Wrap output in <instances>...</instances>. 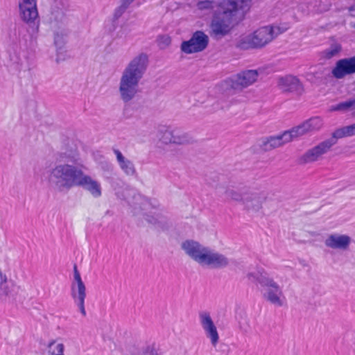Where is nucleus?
<instances>
[{"label":"nucleus","mask_w":355,"mask_h":355,"mask_svg":"<svg viewBox=\"0 0 355 355\" xmlns=\"http://www.w3.org/2000/svg\"><path fill=\"white\" fill-rule=\"evenodd\" d=\"M148 66L147 54L141 53L134 57L126 65L119 80V94L121 101L128 105L139 93V85Z\"/></svg>","instance_id":"nucleus-1"},{"label":"nucleus","mask_w":355,"mask_h":355,"mask_svg":"<svg viewBox=\"0 0 355 355\" xmlns=\"http://www.w3.org/2000/svg\"><path fill=\"white\" fill-rule=\"evenodd\" d=\"M252 0H222L219 4L220 11L215 12L209 24V35L216 40L230 35L233 29V17L239 11L246 12Z\"/></svg>","instance_id":"nucleus-2"},{"label":"nucleus","mask_w":355,"mask_h":355,"mask_svg":"<svg viewBox=\"0 0 355 355\" xmlns=\"http://www.w3.org/2000/svg\"><path fill=\"white\" fill-rule=\"evenodd\" d=\"M80 175L81 166L59 163L50 169L48 182L51 187L58 191H68L76 187Z\"/></svg>","instance_id":"nucleus-3"},{"label":"nucleus","mask_w":355,"mask_h":355,"mask_svg":"<svg viewBox=\"0 0 355 355\" xmlns=\"http://www.w3.org/2000/svg\"><path fill=\"white\" fill-rule=\"evenodd\" d=\"M279 33L278 27L263 26L251 33L241 35L236 41L235 46L243 51L261 49L270 43Z\"/></svg>","instance_id":"nucleus-4"},{"label":"nucleus","mask_w":355,"mask_h":355,"mask_svg":"<svg viewBox=\"0 0 355 355\" xmlns=\"http://www.w3.org/2000/svg\"><path fill=\"white\" fill-rule=\"evenodd\" d=\"M279 201L277 191L252 187H247L242 205L247 211L257 213L263 205H276Z\"/></svg>","instance_id":"nucleus-5"},{"label":"nucleus","mask_w":355,"mask_h":355,"mask_svg":"<svg viewBox=\"0 0 355 355\" xmlns=\"http://www.w3.org/2000/svg\"><path fill=\"white\" fill-rule=\"evenodd\" d=\"M258 282L263 288V298L275 306H282L285 302V296L281 286L271 277L261 275Z\"/></svg>","instance_id":"nucleus-6"},{"label":"nucleus","mask_w":355,"mask_h":355,"mask_svg":"<svg viewBox=\"0 0 355 355\" xmlns=\"http://www.w3.org/2000/svg\"><path fill=\"white\" fill-rule=\"evenodd\" d=\"M159 140L165 145H187L194 141L191 135L177 128H165L159 131Z\"/></svg>","instance_id":"nucleus-7"},{"label":"nucleus","mask_w":355,"mask_h":355,"mask_svg":"<svg viewBox=\"0 0 355 355\" xmlns=\"http://www.w3.org/2000/svg\"><path fill=\"white\" fill-rule=\"evenodd\" d=\"M209 41L207 35L202 31H196L189 40L182 42L180 49L186 54L202 52L208 46Z\"/></svg>","instance_id":"nucleus-8"},{"label":"nucleus","mask_w":355,"mask_h":355,"mask_svg":"<svg viewBox=\"0 0 355 355\" xmlns=\"http://www.w3.org/2000/svg\"><path fill=\"white\" fill-rule=\"evenodd\" d=\"M259 72L256 69L244 70L230 80V87L236 92H241L257 82Z\"/></svg>","instance_id":"nucleus-9"},{"label":"nucleus","mask_w":355,"mask_h":355,"mask_svg":"<svg viewBox=\"0 0 355 355\" xmlns=\"http://www.w3.org/2000/svg\"><path fill=\"white\" fill-rule=\"evenodd\" d=\"M198 316L200 326L206 338L209 340L211 345L216 347L219 343L220 336L210 313L207 311H201Z\"/></svg>","instance_id":"nucleus-10"},{"label":"nucleus","mask_w":355,"mask_h":355,"mask_svg":"<svg viewBox=\"0 0 355 355\" xmlns=\"http://www.w3.org/2000/svg\"><path fill=\"white\" fill-rule=\"evenodd\" d=\"M181 248L186 254L201 266L209 249L193 240L182 242Z\"/></svg>","instance_id":"nucleus-11"},{"label":"nucleus","mask_w":355,"mask_h":355,"mask_svg":"<svg viewBox=\"0 0 355 355\" xmlns=\"http://www.w3.org/2000/svg\"><path fill=\"white\" fill-rule=\"evenodd\" d=\"M335 145V139L329 138L308 150L301 157L303 163H311L322 158Z\"/></svg>","instance_id":"nucleus-12"},{"label":"nucleus","mask_w":355,"mask_h":355,"mask_svg":"<svg viewBox=\"0 0 355 355\" xmlns=\"http://www.w3.org/2000/svg\"><path fill=\"white\" fill-rule=\"evenodd\" d=\"M247 187H235L228 185H219L216 187V193L223 197L227 202H237L242 205Z\"/></svg>","instance_id":"nucleus-13"},{"label":"nucleus","mask_w":355,"mask_h":355,"mask_svg":"<svg viewBox=\"0 0 355 355\" xmlns=\"http://www.w3.org/2000/svg\"><path fill=\"white\" fill-rule=\"evenodd\" d=\"M68 0H54L51 8L50 24L51 29H56L58 24L64 25L66 22L65 11L68 9Z\"/></svg>","instance_id":"nucleus-14"},{"label":"nucleus","mask_w":355,"mask_h":355,"mask_svg":"<svg viewBox=\"0 0 355 355\" xmlns=\"http://www.w3.org/2000/svg\"><path fill=\"white\" fill-rule=\"evenodd\" d=\"M331 73L337 79H343L347 75L355 73V55L338 60Z\"/></svg>","instance_id":"nucleus-15"},{"label":"nucleus","mask_w":355,"mask_h":355,"mask_svg":"<svg viewBox=\"0 0 355 355\" xmlns=\"http://www.w3.org/2000/svg\"><path fill=\"white\" fill-rule=\"evenodd\" d=\"M351 242L352 239L349 236L334 233L327 235L324 243L328 248L345 251L349 249Z\"/></svg>","instance_id":"nucleus-16"},{"label":"nucleus","mask_w":355,"mask_h":355,"mask_svg":"<svg viewBox=\"0 0 355 355\" xmlns=\"http://www.w3.org/2000/svg\"><path fill=\"white\" fill-rule=\"evenodd\" d=\"M322 124V120L320 118H312L290 130L285 131V132L288 133L291 141H292L293 138L319 130Z\"/></svg>","instance_id":"nucleus-17"},{"label":"nucleus","mask_w":355,"mask_h":355,"mask_svg":"<svg viewBox=\"0 0 355 355\" xmlns=\"http://www.w3.org/2000/svg\"><path fill=\"white\" fill-rule=\"evenodd\" d=\"M322 124V120L320 118H312L290 130L285 131V132L288 133L291 141H292L293 138L319 130Z\"/></svg>","instance_id":"nucleus-18"},{"label":"nucleus","mask_w":355,"mask_h":355,"mask_svg":"<svg viewBox=\"0 0 355 355\" xmlns=\"http://www.w3.org/2000/svg\"><path fill=\"white\" fill-rule=\"evenodd\" d=\"M19 10L21 19L28 24H34L38 17L36 0H21Z\"/></svg>","instance_id":"nucleus-19"},{"label":"nucleus","mask_w":355,"mask_h":355,"mask_svg":"<svg viewBox=\"0 0 355 355\" xmlns=\"http://www.w3.org/2000/svg\"><path fill=\"white\" fill-rule=\"evenodd\" d=\"M76 187H81L87 191L94 198H99L102 195L101 187L99 182L93 180L89 175L82 171L77 181Z\"/></svg>","instance_id":"nucleus-20"},{"label":"nucleus","mask_w":355,"mask_h":355,"mask_svg":"<svg viewBox=\"0 0 355 355\" xmlns=\"http://www.w3.org/2000/svg\"><path fill=\"white\" fill-rule=\"evenodd\" d=\"M290 141L288 133L284 132L281 135L263 139L260 146L264 151H270Z\"/></svg>","instance_id":"nucleus-21"},{"label":"nucleus","mask_w":355,"mask_h":355,"mask_svg":"<svg viewBox=\"0 0 355 355\" xmlns=\"http://www.w3.org/2000/svg\"><path fill=\"white\" fill-rule=\"evenodd\" d=\"M229 264L228 259L223 254L215 252L209 249L206 258L202 266H210L214 268L226 267Z\"/></svg>","instance_id":"nucleus-22"},{"label":"nucleus","mask_w":355,"mask_h":355,"mask_svg":"<svg viewBox=\"0 0 355 355\" xmlns=\"http://www.w3.org/2000/svg\"><path fill=\"white\" fill-rule=\"evenodd\" d=\"M19 286L12 279H8L6 275L0 270V299L10 297L17 293Z\"/></svg>","instance_id":"nucleus-23"},{"label":"nucleus","mask_w":355,"mask_h":355,"mask_svg":"<svg viewBox=\"0 0 355 355\" xmlns=\"http://www.w3.org/2000/svg\"><path fill=\"white\" fill-rule=\"evenodd\" d=\"M278 86L284 92H300L302 89L299 79L293 76L281 77L278 80Z\"/></svg>","instance_id":"nucleus-24"},{"label":"nucleus","mask_w":355,"mask_h":355,"mask_svg":"<svg viewBox=\"0 0 355 355\" xmlns=\"http://www.w3.org/2000/svg\"><path fill=\"white\" fill-rule=\"evenodd\" d=\"M71 296L77 304L83 315H86L85 309V299L86 297L85 285H71Z\"/></svg>","instance_id":"nucleus-25"},{"label":"nucleus","mask_w":355,"mask_h":355,"mask_svg":"<svg viewBox=\"0 0 355 355\" xmlns=\"http://www.w3.org/2000/svg\"><path fill=\"white\" fill-rule=\"evenodd\" d=\"M114 153L116 157L117 162L123 172L128 176H132L136 173V169L133 162L125 157L118 149H114Z\"/></svg>","instance_id":"nucleus-26"},{"label":"nucleus","mask_w":355,"mask_h":355,"mask_svg":"<svg viewBox=\"0 0 355 355\" xmlns=\"http://www.w3.org/2000/svg\"><path fill=\"white\" fill-rule=\"evenodd\" d=\"M355 135V123L349 125L344 126L341 128L336 130L331 136V139H335V144L338 139L343 137H352Z\"/></svg>","instance_id":"nucleus-27"},{"label":"nucleus","mask_w":355,"mask_h":355,"mask_svg":"<svg viewBox=\"0 0 355 355\" xmlns=\"http://www.w3.org/2000/svg\"><path fill=\"white\" fill-rule=\"evenodd\" d=\"M57 160H58L60 163H69L71 164L79 165V158L76 150L59 153Z\"/></svg>","instance_id":"nucleus-28"},{"label":"nucleus","mask_w":355,"mask_h":355,"mask_svg":"<svg viewBox=\"0 0 355 355\" xmlns=\"http://www.w3.org/2000/svg\"><path fill=\"white\" fill-rule=\"evenodd\" d=\"M64 26L65 24L61 25L58 24V26L56 29H52L54 32V44L58 48H61L64 44V36L67 35Z\"/></svg>","instance_id":"nucleus-29"},{"label":"nucleus","mask_w":355,"mask_h":355,"mask_svg":"<svg viewBox=\"0 0 355 355\" xmlns=\"http://www.w3.org/2000/svg\"><path fill=\"white\" fill-rule=\"evenodd\" d=\"M341 50L342 47L340 44L334 43L329 46V48L324 51L323 55L325 58L331 59V58L338 55Z\"/></svg>","instance_id":"nucleus-30"},{"label":"nucleus","mask_w":355,"mask_h":355,"mask_svg":"<svg viewBox=\"0 0 355 355\" xmlns=\"http://www.w3.org/2000/svg\"><path fill=\"white\" fill-rule=\"evenodd\" d=\"M49 355H64V345L62 343L55 344L54 341L50 343L48 345Z\"/></svg>","instance_id":"nucleus-31"},{"label":"nucleus","mask_w":355,"mask_h":355,"mask_svg":"<svg viewBox=\"0 0 355 355\" xmlns=\"http://www.w3.org/2000/svg\"><path fill=\"white\" fill-rule=\"evenodd\" d=\"M349 109L352 110H355V99L341 102L331 107V110L334 111L348 110Z\"/></svg>","instance_id":"nucleus-32"},{"label":"nucleus","mask_w":355,"mask_h":355,"mask_svg":"<svg viewBox=\"0 0 355 355\" xmlns=\"http://www.w3.org/2000/svg\"><path fill=\"white\" fill-rule=\"evenodd\" d=\"M239 329L243 334H248L251 331V322L248 317H243L239 322Z\"/></svg>","instance_id":"nucleus-33"},{"label":"nucleus","mask_w":355,"mask_h":355,"mask_svg":"<svg viewBox=\"0 0 355 355\" xmlns=\"http://www.w3.org/2000/svg\"><path fill=\"white\" fill-rule=\"evenodd\" d=\"M214 6L215 2L210 0L201 1L197 3V7L200 10H211Z\"/></svg>","instance_id":"nucleus-34"},{"label":"nucleus","mask_w":355,"mask_h":355,"mask_svg":"<svg viewBox=\"0 0 355 355\" xmlns=\"http://www.w3.org/2000/svg\"><path fill=\"white\" fill-rule=\"evenodd\" d=\"M132 3V1H128V0H121V5L115 10L114 17L116 18L121 17Z\"/></svg>","instance_id":"nucleus-35"},{"label":"nucleus","mask_w":355,"mask_h":355,"mask_svg":"<svg viewBox=\"0 0 355 355\" xmlns=\"http://www.w3.org/2000/svg\"><path fill=\"white\" fill-rule=\"evenodd\" d=\"M171 43V37L167 35H159L157 37V44L160 49H166Z\"/></svg>","instance_id":"nucleus-36"},{"label":"nucleus","mask_w":355,"mask_h":355,"mask_svg":"<svg viewBox=\"0 0 355 355\" xmlns=\"http://www.w3.org/2000/svg\"><path fill=\"white\" fill-rule=\"evenodd\" d=\"M139 355H162L158 352L154 344L146 345L141 349Z\"/></svg>","instance_id":"nucleus-37"},{"label":"nucleus","mask_w":355,"mask_h":355,"mask_svg":"<svg viewBox=\"0 0 355 355\" xmlns=\"http://www.w3.org/2000/svg\"><path fill=\"white\" fill-rule=\"evenodd\" d=\"M74 280H75V282L72 283L71 285H85L80 276L75 278Z\"/></svg>","instance_id":"nucleus-38"},{"label":"nucleus","mask_w":355,"mask_h":355,"mask_svg":"<svg viewBox=\"0 0 355 355\" xmlns=\"http://www.w3.org/2000/svg\"><path fill=\"white\" fill-rule=\"evenodd\" d=\"M129 353L130 355H135L137 354V349L135 347V346L132 345L130 347Z\"/></svg>","instance_id":"nucleus-39"},{"label":"nucleus","mask_w":355,"mask_h":355,"mask_svg":"<svg viewBox=\"0 0 355 355\" xmlns=\"http://www.w3.org/2000/svg\"><path fill=\"white\" fill-rule=\"evenodd\" d=\"M73 275H74V279L80 276V275L76 265H74V266H73Z\"/></svg>","instance_id":"nucleus-40"},{"label":"nucleus","mask_w":355,"mask_h":355,"mask_svg":"<svg viewBox=\"0 0 355 355\" xmlns=\"http://www.w3.org/2000/svg\"><path fill=\"white\" fill-rule=\"evenodd\" d=\"M3 235V226L1 223L0 222V236Z\"/></svg>","instance_id":"nucleus-41"},{"label":"nucleus","mask_w":355,"mask_h":355,"mask_svg":"<svg viewBox=\"0 0 355 355\" xmlns=\"http://www.w3.org/2000/svg\"><path fill=\"white\" fill-rule=\"evenodd\" d=\"M135 0H128V1H132L133 2Z\"/></svg>","instance_id":"nucleus-42"},{"label":"nucleus","mask_w":355,"mask_h":355,"mask_svg":"<svg viewBox=\"0 0 355 355\" xmlns=\"http://www.w3.org/2000/svg\"><path fill=\"white\" fill-rule=\"evenodd\" d=\"M354 27L355 28V24L354 25Z\"/></svg>","instance_id":"nucleus-43"}]
</instances>
